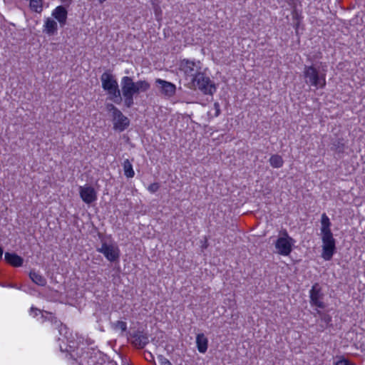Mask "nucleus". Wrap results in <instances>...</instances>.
<instances>
[{"label":"nucleus","mask_w":365,"mask_h":365,"mask_svg":"<svg viewBox=\"0 0 365 365\" xmlns=\"http://www.w3.org/2000/svg\"><path fill=\"white\" fill-rule=\"evenodd\" d=\"M3 253H4L3 248L0 247V259L2 258Z\"/></svg>","instance_id":"72a5a7b5"},{"label":"nucleus","mask_w":365,"mask_h":365,"mask_svg":"<svg viewBox=\"0 0 365 365\" xmlns=\"http://www.w3.org/2000/svg\"><path fill=\"white\" fill-rule=\"evenodd\" d=\"M63 3L70 4L73 0H61Z\"/></svg>","instance_id":"f704fd0d"},{"label":"nucleus","mask_w":365,"mask_h":365,"mask_svg":"<svg viewBox=\"0 0 365 365\" xmlns=\"http://www.w3.org/2000/svg\"><path fill=\"white\" fill-rule=\"evenodd\" d=\"M310 304L320 309L326 307L323 302L324 294L322 292V288L318 283H315L309 291Z\"/></svg>","instance_id":"6e6552de"},{"label":"nucleus","mask_w":365,"mask_h":365,"mask_svg":"<svg viewBox=\"0 0 365 365\" xmlns=\"http://www.w3.org/2000/svg\"><path fill=\"white\" fill-rule=\"evenodd\" d=\"M190 88L199 89L203 94L212 96L217 90L214 83L202 71L195 78L191 79Z\"/></svg>","instance_id":"7ed1b4c3"},{"label":"nucleus","mask_w":365,"mask_h":365,"mask_svg":"<svg viewBox=\"0 0 365 365\" xmlns=\"http://www.w3.org/2000/svg\"><path fill=\"white\" fill-rule=\"evenodd\" d=\"M196 344L199 352L205 353L208 347V340L204 334H198L196 336Z\"/></svg>","instance_id":"dca6fc26"},{"label":"nucleus","mask_w":365,"mask_h":365,"mask_svg":"<svg viewBox=\"0 0 365 365\" xmlns=\"http://www.w3.org/2000/svg\"><path fill=\"white\" fill-rule=\"evenodd\" d=\"M282 237H279L275 242V248L277 250V253L283 255H289L292 250V246L294 243V240L292 237L289 236L287 230L282 232Z\"/></svg>","instance_id":"20e7f679"},{"label":"nucleus","mask_w":365,"mask_h":365,"mask_svg":"<svg viewBox=\"0 0 365 365\" xmlns=\"http://www.w3.org/2000/svg\"><path fill=\"white\" fill-rule=\"evenodd\" d=\"M113 127L115 130L120 132L125 130L130 124L129 119L119 110L115 115H113Z\"/></svg>","instance_id":"9b49d317"},{"label":"nucleus","mask_w":365,"mask_h":365,"mask_svg":"<svg viewBox=\"0 0 365 365\" xmlns=\"http://www.w3.org/2000/svg\"><path fill=\"white\" fill-rule=\"evenodd\" d=\"M11 287H15V284H13V285H11Z\"/></svg>","instance_id":"4c0bfd02"},{"label":"nucleus","mask_w":365,"mask_h":365,"mask_svg":"<svg viewBox=\"0 0 365 365\" xmlns=\"http://www.w3.org/2000/svg\"><path fill=\"white\" fill-rule=\"evenodd\" d=\"M106 108L108 112H112V115H115L117 112L120 110L112 103H107L106 105Z\"/></svg>","instance_id":"bb28decb"},{"label":"nucleus","mask_w":365,"mask_h":365,"mask_svg":"<svg viewBox=\"0 0 365 365\" xmlns=\"http://www.w3.org/2000/svg\"><path fill=\"white\" fill-rule=\"evenodd\" d=\"M159 187H160L159 184L157 182H154V183L150 184L148 186V190L150 192L154 193L158 190Z\"/></svg>","instance_id":"c756f323"},{"label":"nucleus","mask_w":365,"mask_h":365,"mask_svg":"<svg viewBox=\"0 0 365 365\" xmlns=\"http://www.w3.org/2000/svg\"><path fill=\"white\" fill-rule=\"evenodd\" d=\"M31 312H35V315H37V312H40L41 311L39 309H35L34 307H31Z\"/></svg>","instance_id":"473e14b6"},{"label":"nucleus","mask_w":365,"mask_h":365,"mask_svg":"<svg viewBox=\"0 0 365 365\" xmlns=\"http://www.w3.org/2000/svg\"><path fill=\"white\" fill-rule=\"evenodd\" d=\"M269 162L271 166L274 168H280L283 166L284 164V160L282 156L279 155H272L270 157Z\"/></svg>","instance_id":"4be33fe9"},{"label":"nucleus","mask_w":365,"mask_h":365,"mask_svg":"<svg viewBox=\"0 0 365 365\" xmlns=\"http://www.w3.org/2000/svg\"><path fill=\"white\" fill-rule=\"evenodd\" d=\"M331 145V149L338 153H343L345 148L343 138H336L332 141Z\"/></svg>","instance_id":"5701e85b"},{"label":"nucleus","mask_w":365,"mask_h":365,"mask_svg":"<svg viewBox=\"0 0 365 365\" xmlns=\"http://www.w3.org/2000/svg\"><path fill=\"white\" fill-rule=\"evenodd\" d=\"M52 16L58 20L60 24L64 25L67 19V11L63 6H58L53 11Z\"/></svg>","instance_id":"2eb2a0df"},{"label":"nucleus","mask_w":365,"mask_h":365,"mask_svg":"<svg viewBox=\"0 0 365 365\" xmlns=\"http://www.w3.org/2000/svg\"><path fill=\"white\" fill-rule=\"evenodd\" d=\"M317 314L319 316V317H321V314H324V313L319 310H317Z\"/></svg>","instance_id":"c9c22d12"},{"label":"nucleus","mask_w":365,"mask_h":365,"mask_svg":"<svg viewBox=\"0 0 365 365\" xmlns=\"http://www.w3.org/2000/svg\"><path fill=\"white\" fill-rule=\"evenodd\" d=\"M320 320L322 324L319 325V331H323L327 327H329L331 322V317L324 313V314H321Z\"/></svg>","instance_id":"b1692460"},{"label":"nucleus","mask_w":365,"mask_h":365,"mask_svg":"<svg viewBox=\"0 0 365 365\" xmlns=\"http://www.w3.org/2000/svg\"><path fill=\"white\" fill-rule=\"evenodd\" d=\"M30 279L34 283L39 286H45L46 284V279L39 272L31 270L29 273Z\"/></svg>","instance_id":"6ab92c4d"},{"label":"nucleus","mask_w":365,"mask_h":365,"mask_svg":"<svg viewBox=\"0 0 365 365\" xmlns=\"http://www.w3.org/2000/svg\"><path fill=\"white\" fill-rule=\"evenodd\" d=\"M214 109H215V117L219 116L221 113V110H220V103L218 102H215L214 103Z\"/></svg>","instance_id":"7c9ffc66"},{"label":"nucleus","mask_w":365,"mask_h":365,"mask_svg":"<svg viewBox=\"0 0 365 365\" xmlns=\"http://www.w3.org/2000/svg\"><path fill=\"white\" fill-rule=\"evenodd\" d=\"M179 69L185 76L192 79L201 72V63L199 61H195L185 58L180 61Z\"/></svg>","instance_id":"39448f33"},{"label":"nucleus","mask_w":365,"mask_h":365,"mask_svg":"<svg viewBox=\"0 0 365 365\" xmlns=\"http://www.w3.org/2000/svg\"><path fill=\"white\" fill-rule=\"evenodd\" d=\"M101 81L102 83V88L105 91L110 90L118 86V82L116 79H115L114 76L108 72H104L101 75Z\"/></svg>","instance_id":"ddd939ff"},{"label":"nucleus","mask_w":365,"mask_h":365,"mask_svg":"<svg viewBox=\"0 0 365 365\" xmlns=\"http://www.w3.org/2000/svg\"><path fill=\"white\" fill-rule=\"evenodd\" d=\"M105 1H106V0H98V1H99L100 3H103V2H104Z\"/></svg>","instance_id":"e433bc0d"},{"label":"nucleus","mask_w":365,"mask_h":365,"mask_svg":"<svg viewBox=\"0 0 365 365\" xmlns=\"http://www.w3.org/2000/svg\"><path fill=\"white\" fill-rule=\"evenodd\" d=\"M79 194L82 200L86 204H91L97 200V193L91 186H81Z\"/></svg>","instance_id":"1a4fd4ad"},{"label":"nucleus","mask_w":365,"mask_h":365,"mask_svg":"<svg viewBox=\"0 0 365 365\" xmlns=\"http://www.w3.org/2000/svg\"><path fill=\"white\" fill-rule=\"evenodd\" d=\"M131 338L133 344L138 349L144 348L149 343L148 334L140 331H135Z\"/></svg>","instance_id":"f8f14e48"},{"label":"nucleus","mask_w":365,"mask_h":365,"mask_svg":"<svg viewBox=\"0 0 365 365\" xmlns=\"http://www.w3.org/2000/svg\"><path fill=\"white\" fill-rule=\"evenodd\" d=\"M145 359L148 361H151L154 359V356L150 352L147 351L145 355Z\"/></svg>","instance_id":"2f4dec72"},{"label":"nucleus","mask_w":365,"mask_h":365,"mask_svg":"<svg viewBox=\"0 0 365 365\" xmlns=\"http://www.w3.org/2000/svg\"><path fill=\"white\" fill-rule=\"evenodd\" d=\"M57 30H58L57 23L54 20H53L50 18H48L46 20V22L44 24L43 31L46 32L47 34L51 36V35L55 34L56 33Z\"/></svg>","instance_id":"a211bd4d"},{"label":"nucleus","mask_w":365,"mask_h":365,"mask_svg":"<svg viewBox=\"0 0 365 365\" xmlns=\"http://www.w3.org/2000/svg\"><path fill=\"white\" fill-rule=\"evenodd\" d=\"M4 259L7 263L15 267H21L24 263V259L14 252H6L4 255Z\"/></svg>","instance_id":"4468645a"},{"label":"nucleus","mask_w":365,"mask_h":365,"mask_svg":"<svg viewBox=\"0 0 365 365\" xmlns=\"http://www.w3.org/2000/svg\"><path fill=\"white\" fill-rule=\"evenodd\" d=\"M96 251L103 254L110 262L118 261L120 258V250L117 245L113 244L103 242L101 246L96 248Z\"/></svg>","instance_id":"0eeeda50"},{"label":"nucleus","mask_w":365,"mask_h":365,"mask_svg":"<svg viewBox=\"0 0 365 365\" xmlns=\"http://www.w3.org/2000/svg\"><path fill=\"white\" fill-rule=\"evenodd\" d=\"M122 96L124 106L130 108L134 104V96L140 93L147 92L150 88V84L145 80L134 82L130 76H123L120 81Z\"/></svg>","instance_id":"f257e3e1"},{"label":"nucleus","mask_w":365,"mask_h":365,"mask_svg":"<svg viewBox=\"0 0 365 365\" xmlns=\"http://www.w3.org/2000/svg\"><path fill=\"white\" fill-rule=\"evenodd\" d=\"M334 365H356L355 364L352 363L351 361L346 359H341L336 361Z\"/></svg>","instance_id":"c85d7f7f"},{"label":"nucleus","mask_w":365,"mask_h":365,"mask_svg":"<svg viewBox=\"0 0 365 365\" xmlns=\"http://www.w3.org/2000/svg\"><path fill=\"white\" fill-rule=\"evenodd\" d=\"M158 359L160 365H172L170 361L163 355H159Z\"/></svg>","instance_id":"cd10ccee"},{"label":"nucleus","mask_w":365,"mask_h":365,"mask_svg":"<svg viewBox=\"0 0 365 365\" xmlns=\"http://www.w3.org/2000/svg\"><path fill=\"white\" fill-rule=\"evenodd\" d=\"M322 254L324 259L331 260L336 251V240L332 233L322 234Z\"/></svg>","instance_id":"423d86ee"},{"label":"nucleus","mask_w":365,"mask_h":365,"mask_svg":"<svg viewBox=\"0 0 365 365\" xmlns=\"http://www.w3.org/2000/svg\"><path fill=\"white\" fill-rule=\"evenodd\" d=\"M321 225V234L332 233L330 228L331 223L325 213H323L322 215Z\"/></svg>","instance_id":"aec40b11"},{"label":"nucleus","mask_w":365,"mask_h":365,"mask_svg":"<svg viewBox=\"0 0 365 365\" xmlns=\"http://www.w3.org/2000/svg\"><path fill=\"white\" fill-rule=\"evenodd\" d=\"M123 167L124 175L128 178H131L134 177L135 172L133 170L132 163H130V161L128 159H126L124 160V162L123 163Z\"/></svg>","instance_id":"412c9836"},{"label":"nucleus","mask_w":365,"mask_h":365,"mask_svg":"<svg viewBox=\"0 0 365 365\" xmlns=\"http://www.w3.org/2000/svg\"><path fill=\"white\" fill-rule=\"evenodd\" d=\"M304 82L315 88H324L326 86V75L321 73L314 66H304L303 71Z\"/></svg>","instance_id":"f03ea898"},{"label":"nucleus","mask_w":365,"mask_h":365,"mask_svg":"<svg viewBox=\"0 0 365 365\" xmlns=\"http://www.w3.org/2000/svg\"><path fill=\"white\" fill-rule=\"evenodd\" d=\"M113 327L115 329H120L122 331H125L127 329V324L123 321H117Z\"/></svg>","instance_id":"a878e982"},{"label":"nucleus","mask_w":365,"mask_h":365,"mask_svg":"<svg viewBox=\"0 0 365 365\" xmlns=\"http://www.w3.org/2000/svg\"><path fill=\"white\" fill-rule=\"evenodd\" d=\"M11 287H15V284H13V285H11Z\"/></svg>","instance_id":"58836bf2"},{"label":"nucleus","mask_w":365,"mask_h":365,"mask_svg":"<svg viewBox=\"0 0 365 365\" xmlns=\"http://www.w3.org/2000/svg\"><path fill=\"white\" fill-rule=\"evenodd\" d=\"M106 91L108 93L109 100L117 104H120L122 102L123 97L121 96L122 92L121 90L119 89L118 86Z\"/></svg>","instance_id":"f3484780"},{"label":"nucleus","mask_w":365,"mask_h":365,"mask_svg":"<svg viewBox=\"0 0 365 365\" xmlns=\"http://www.w3.org/2000/svg\"><path fill=\"white\" fill-rule=\"evenodd\" d=\"M30 7L35 12L40 13L42 11V0H30Z\"/></svg>","instance_id":"393cba45"},{"label":"nucleus","mask_w":365,"mask_h":365,"mask_svg":"<svg viewBox=\"0 0 365 365\" xmlns=\"http://www.w3.org/2000/svg\"><path fill=\"white\" fill-rule=\"evenodd\" d=\"M155 83L160 86L161 93L166 97L170 98L175 94L176 86L174 83L160 78H157Z\"/></svg>","instance_id":"9d476101"}]
</instances>
